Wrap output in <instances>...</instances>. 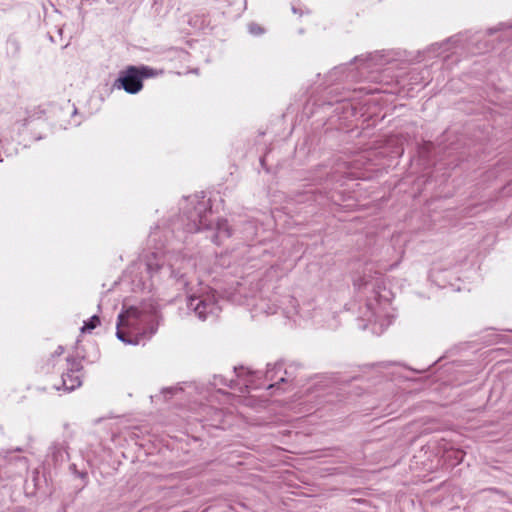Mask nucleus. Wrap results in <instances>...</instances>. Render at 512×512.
Segmentation results:
<instances>
[{
	"instance_id": "nucleus-1",
	"label": "nucleus",
	"mask_w": 512,
	"mask_h": 512,
	"mask_svg": "<svg viewBox=\"0 0 512 512\" xmlns=\"http://www.w3.org/2000/svg\"><path fill=\"white\" fill-rule=\"evenodd\" d=\"M148 313L139 307L130 306L118 316L117 337L127 344H138L145 333Z\"/></svg>"
},
{
	"instance_id": "nucleus-2",
	"label": "nucleus",
	"mask_w": 512,
	"mask_h": 512,
	"mask_svg": "<svg viewBox=\"0 0 512 512\" xmlns=\"http://www.w3.org/2000/svg\"><path fill=\"white\" fill-rule=\"evenodd\" d=\"M152 75V70L148 67L129 66L116 80L115 86L123 88L127 93L136 94L143 88V78Z\"/></svg>"
},
{
	"instance_id": "nucleus-3",
	"label": "nucleus",
	"mask_w": 512,
	"mask_h": 512,
	"mask_svg": "<svg viewBox=\"0 0 512 512\" xmlns=\"http://www.w3.org/2000/svg\"><path fill=\"white\" fill-rule=\"evenodd\" d=\"M68 369L62 375V388L64 391H72L82 384L81 370L83 365L75 359H67Z\"/></svg>"
},
{
	"instance_id": "nucleus-4",
	"label": "nucleus",
	"mask_w": 512,
	"mask_h": 512,
	"mask_svg": "<svg viewBox=\"0 0 512 512\" xmlns=\"http://www.w3.org/2000/svg\"><path fill=\"white\" fill-rule=\"evenodd\" d=\"M99 358L100 351L96 344H83L78 341L74 350V355L68 359H75L83 365V363H95Z\"/></svg>"
},
{
	"instance_id": "nucleus-5",
	"label": "nucleus",
	"mask_w": 512,
	"mask_h": 512,
	"mask_svg": "<svg viewBox=\"0 0 512 512\" xmlns=\"http://www.w3.org/2000/svg\"><path fill=\"white\" fill-rule=\"evenodd\" d=\"M44 115V110L40 109V107H34L31 110H27V117H25L22 121V126H26L29 120L31 119H39Z\"/></svg>"
},
{
	"instance_id": "nucleus-6",
	"label": "nucleus",
	"mask_w": 512,
	"mask_h": 512,
	"mask_svg": "<svg viewBox=\"0 0 512 512\" xmlns=\"http://www.w3.org/2000/svg\"><path fill=\"white\" fill-rule=\"evenodd\" d=\"M100 325V318L97 315L92 316L81 328L82 332H88Z\"/></svg>"
},
{
	"instance_id": "nucleus-7",
	"label": "nucleus",
	"mask_w": 512,
	"mask_h": 512,
	"mask_svg": "<svg viewBox=\"0 0 512 512\" xmlns=\"http://www.w3.org/2000/svg\"><path fill=\"white\" fill-rule=\"evenodd\" d=\"M54 388H55L57 391H59V390L61 389V387H60V386H58V385H54Z\"/></svg>"
}]
</instances>
